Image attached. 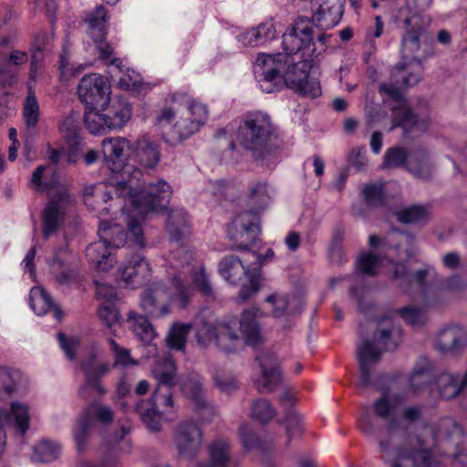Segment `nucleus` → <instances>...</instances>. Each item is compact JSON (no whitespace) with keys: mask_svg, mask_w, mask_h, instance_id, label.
Wrapping results in <instances>:
<instances>
[{"mask_svg":"<svg viewBox=\"0 0 467 467\" xmlns=\"http://www.w3.org/2000/svg\"><path fill=\"white\" fill-rule=\"evenodd\" d=\"M53 40V34L47 32H38L31 44V61L29 76L31 79H36L42 67L45 52L49 49Z\"/></svg>","mask_w":467,"mask_h":467,"instance_id":"nucleus-31","label":"nucleus"},{"mask_svg":"<svg viewBox=\"0 0 467 467\" xmlns=\"http://www.w3.org/2000/svg\"><path fill=\"white\" fill-rule=\"evenodd\" d=\"M171 101L172 105L157 117L156 125L163 140L176 145L200 130L208 119V109L184 93L172 94Z\"/></svg>","mask_w":467,"mask_h":467,"instance_id":"nucleus-10","label":"nucleus"},{"mask_svg":"<svg viewBox=\"0 0 467 467\" xmlns=\"http://www.w3.org/2000/svg\"><path fill=\"white\" fill-rule=\"evenodd\" d=\"M433 0H406L405 7L399 10L398 23L410 24L412 19L424 20L422 13L432 4Z\"/></svg>","mask_w":467,"mask_h":467,"instance_id":"nucleus-36","label":"nucleus"},{"mask_svg":"<svg viewBox=\"0 0 467 467\" xmlns=\"http://www.w3.org/2000/svg\"><path fill=\"white\" fill-rule=\"evenodd\" d=\"M275 415V410L266 400H257L252 404L251 416L261 423H266Z\"/></svg>","mask_w":467,"mask_h":467,"instance_id":"nucleus-50","label":"nucleus"},{"mask_svg":"<svg viewBox=\"0 0 467 467\" xmlns=\"http://www.w3.org/2000/svg\"><path fill=\"white\" fill-rule=\"evenodd\" d=\"M384 24L379 16H375V25L373 27L367 29L366 40L370 44L372 47H375V39L381 36L383 33Z\"/></svg>","mask_w":467,"mask_h":467,"instance_id":"nucleus-63","label":"nucleus"},{"mask_svg":"<svg viewBox=\"0 0 467 467\" xmlns=\"http://www.w3.org/2000/svg\"><path fill=\"white\" fill-rule=\"evenodd\" d=\"M29 305L37 316L45 315L53 309L55 317L57 320L62 318V311L54 305L51 296L43 287L35 286L30 290Z\"/></svg>","mask_w":467,"mask_h":467,"instance_id":"nucleus-35","label":"nucleus"},{"mask_svg":"<svg viewBox=\"0 0 467 467\" xmlns=\"http://www.w3.org/2000/svg\"><path fill=\"white\" fill-rule=\"evenodd\" d=\"M383 168L393 169L405 167L419 179H430L433 173V163L424 148H417L407 151L402 147H392L387 150L383 160Z\"/></svg>","mask_w":467,"mask_h":467,"instance_id":"nucleus-17","label":"nucleus"},{"mask_svg":"<svg viewBox=\"0 0 467 467\" xmlns=\"http://www.w3.org/2000/svg\"><path fill=\"white\" fill-rule=\"evenodd\" d=\"M239 436L244 448L251 450L259 445L258 437L254 433L248 424H242L239 427Z\"/></svg>","mask_w":467,"mask_h":467,"instance_id":"nucleus-61","label":"nucleus"},{"mask_svg":"<svg viewBox=\"0 0 467 467\" xmlns=\"http://www.w3.org/2000/svg\"><path fill=\"white\" fill-rule=\"evenodd\" d=\"M248 284L243 285L239 293V300L241 302L246 301L260 288V273L256 268L253 269V274L245 277Z\"/></svg>","mask_w":467,"mask_h":467,"instance_id":"nucleus-55","label":"nucleus"},{"mask_svg":"<svg viewBox=\"0 0 467 467\" xmlns=\"http://www.w3.org/2000/svg\"><path fill=\"white\" fill-rule=\"evenodd\" d=\"M261 368V376L255 384L261 393L274 391L282 382L279 363L275 354L265 352L256 357Z\"/></svg>","mask_w":467,"mask_h":467,"instance_id":"nucleus-26","label":"nucleus"},{"mask_svg":"<svg viewBox=\"0 0 467 467\" xmlns=\"http://www.w3.org/2000/svg\"><path fill=\"white\" fill-rule=\"evenodd\" d=\"M81 116L78 112H70L59 123V131L66 141L74 143L81 140Z\"/></svg>","mask_w":467,"mask_h":467,"instance_id":"nucleus-41","label":"nucleus"},{"mask_svg":"<svg viewBox=\"0 0 467 467\" xmlns=\"http://www.w3.org/2000/svg\"><path fill=\"white\" fill-rule=\"evenodd\" d=\"M67 250L59 248L55 252L54 258L49 263L50 272L55 280L60 285H68L77 277V270L69 262L67 257H63L62 254Z\"/></svg>","mask_w":467,"mask_h":467,"instance_id":"nucleus-33","label":"nucleus"},{"mask_svg":"<svg viewBox=\"0 0 467 467\" xmlns=\"http://www.w3.org/2000/svg\"><path fill=\"white\" fill-rule=\"evenodd\" d=\"M467 341V333L461 326H451L443 328L439 334L435 348L441 353L460 352Z\"/></svg>","mask_w":467,"mask_h":467,"instance_id":"nucleus-28","label":"nucleus"},{"mask_svg":"<svg viewBox=\"0 0 467 467\" xmlns=\"http://www.w3.org/2000/svg\"><path fill=\"white\" fill-rule=\"evenodd\" d=\"M69 202V194L63 190L46 205L42 213L43 234L46 239L54 234L64 221L67 206Z\"/></svg>","mask_w":467,"mask_h":467,"instance_id":"nucleus-25","label":"nucleus"},{"mask_svg":"<svg viewBox=\"0 0 467 467\" xmlns=\"http://www.w3.org/2000/svg\"><path fill=\"white\" fill-rule=\"evenodd\" d=\"M174 360L168 355L157 356L151 365V374L157 380L151 400L137 403L136 411L146 427L151 431H159L161 420L166 414L174 411L171 388L179 384L182 392L200 411L203 420H209L214 413V408L207 401L201 377L197 373L177 378Z\"/></svg>","mask_w":467,"mask_h":467,"instance_id":"nucleus-2","label":"nucleus"},{"mask_svg":"<svg viewBox=\"0 0 467 467\" xmlns=\"http://www.w3.org/2000/svg\"><path fill=\"white\" fill-rule=\"evenodd\" d=\"M97 109H88L84 116V123L90 133L102 135L110 130L105 113H99Z\"/></svg>","mask_w":467,"mask_h":467,"instance_id":"nucleus-44","label":"nucleus"},{"mask_svg":"<svg viewBox=\"0 0 467 467\" xmlns=\"http://www.w3.org/2000/svg\"><path fill=\"white\" fill-rule=\"evenodd\" d=\"M202 433L192 420L181 422L175 431L174 442L178 453L184 458L192 459L200 451Z\"/></svg>","mask_w":467,"mask_h":467,"instance_id":"nucleus-22","label":"nucleus"},{"mask_svg":"<svg viewBox=\"0 0 467 467\" xmlns=\"http://www.w3.org/2000/svg\"><path fill=\"white\" fill-rule=\"evenodd\" d=\"M100 204L102 203L91 200V205L88 206L93 210H101L100 216H102V213H109V207H101ZM127 225L128 232H125L119 223L100 217L98 230L99 240L90 244L86 249V256L92 267L99 271H108L112 268L116 263L113 251L126 243H130L136 249L145 247L142 227L131 219Z\"/></svg>","mask_w":467,"mask_h":467,"instance_id":"nucleus-9","label":"nucleus"},{"mask_svg":"<svg viewBox=\"0 0 467 467\" xmlns=\"http://www.w3.org/2000/svg\"><path fill=\"white\" fill-rule=\"evenodd\" d=\"M318 7L311 18L298 16L294 25L283 35V44L288 52L314 60L326 48L331 35L323 32L336 26L344 14V0H316Z\"/></svg>","mask_w":467,"mask_h":467,"instance_id":"nucleus-6","label":"nucleus"},{"mask_svg":"<svg viewBox=\"0 0 467 467\" xmlns=\"http://www.w3.org/2000/svg\"><path fill=\"white\" fill-rule=\"evenodd\" d=\"M101 150L105 166L109 171L108 182L85 188L87 205H91V200L98 203H107L113 200L114 192L122 194L127 190L123 185L142 176L140 169L127 162L130 151L132 150V144L128 139L120 136L106 138L101 141Z\"/></svg>","mask_w":467,"mask_h":467,"instance_id":"nucleus-7","label":"nucleus"},{"mask_svg":"<svg viewBox=\"0 0 467 467\" xmlns=\"http://www.w3.org/2000/svg\"><path fill=\"white\" fill-rule=\"evenodd\" d=\"M130 431V428L129 426H121L119 431H118L112 438L111 442L114 445H117L123 452H130L131 450V441L130 439L126 438Z\"/></svg>","mask_w":467,"mask_h":467,"instance_id":"nucleus-62","label":"nucleus"},{"mask_svg":"<svg viewBox=\"0 0 467 467\" xmlns=\"http://www.w3.org/2000/svg\"><path fill=\"white\" fill-rule=\"evenodd\" d=\"M128 322L135 336L145 344L150 343L155 337V330L146 317L131 311L129 313Z\"/></svg>","mask_w":467,"mask_h":467,"instance_id":"nucleus-38","label":"nucleus"},{"mask_svg":"<svg viewBox=\"0 0 467 467\" xmlns=\"http://www.w3.org/2000/svg\"><path fill=\"white\" fill-rule=\"evenodd\" d=\"M400 24L405 29L401 37V61L393 68L390 82L381 84L379 89L394 103L389 105L392 109L393 128L400 127L410 136V133L424 132L429 126L428 119L415 115L404 98V89L413 87L421 78L422 59L416 53L420 50V40L425 35L424 20L412 19L409 25Z\"/></svg>","mask_w":467,"mask_h":467,"instance_id":"nucleus-3","label":"nucleus"},{"mask_svg":"<svg viewBox=\"0 0 467 467\" xmlns=\"http://www.w3.org/2000/svg\"><path fill=\"white\" fill-rule=\"evenodd\" d=\"M274 193V189L265 182L250 184L247 202L251 209L238 214L228 226V237L235 242L231 249L249 250L255 244L260 233L256 214L270 204Z\"/></svg>","mask_w":467,"mask_h":467,"instance_id":"nucleus-13","label":"nucleus"},{"mask_svg":"<svg viewBox=\"0 0 467 467\" xmlns=\"http://www.w3.org/2000/svg\"><path fill=\"white\" fill-rule=\"evenodd\" d=\"M373 412L379 418L386 420L391 416L397 408V404L391 402V397L389 392H384L382 396L373 403Z\"/></svg>","mask_w":467,"mask_h":467,"instance_id":"nucleus-53","label":"nucleus"},{"mask_svg":"<svg viewBox=\"0 0 467 467\" xmlns=\"http://www.w3.org/2000/svg\"><path fill=\"white\" fill-rule=\"evenodd\" d=\"M258 312L256 308L245 309L239 321L235 316H227L215 323L196 322V340L203 347L215 344L224 352H233L242 339L246 345L255 347L262 340L256 320Z\"/></svg>","mask_w":467,"mask_h":467,"instance_id":"nucleus-8","label":"nucleus"},{"mask_svg":"<svg viewBox=\"0 0 467 467\" xmlns=\"http://www.w3.org/2000/svg\"><path fill=\"white\" fill-rule=\"evenodd\" d=\"M126 191L122 194L113 193L114 203L109 207L120 210L122 215L127 212V206L132 207L131 213L127 214V223L131 219L140 227V222L148 213L162 211L167 208L172 194L171 185L164 180H157L146 185L139 180H133L125 184Z\"/></svg>","mask_w":467,"mask_h":467,"instance_id":"nucleus-11","label":"nucleus"},{"mask_svg":"<svg viewBox=\"0 0 467 467\" xmlns=\"http://www.w3.org/2000/svg\"><path fill=\"white\" fill-rule=\"evenodd\" d=\"M61 451L57 441L42 440L33 448L32 461L36 462H50L57 460Z\"/></svg>","mask_w":467,"mask_h":467,"instance_id":"nucleus-40","label":"nucleus"},{"mask_svg":"<svg viewBox=\"0 0 467 467\" xmlns=\"http://www.w3.org/2000/svg\"><path fill=\"white\" fill-rule=\"evenodd\" d=\"M57 340H58L60 348L64 351L66 357L69 360L75 359L76 351L80 343L79 339L74 336L67 337L63 333H58Z\"/></svg>","mask_w":467,"mask_h":467,"instance_id":"nucleus-60","label":"nucleus"},{"mask_svg":"<svg viewBox=\"0 0 467 467\" xmlns=\"http://www.w3.org/2000/svg\"><path fill=\"white\" fill-rule=\"evenodd\" d=\"M93 420H98L101 424H109L113 420V411L109 407L100 405L98 402H91L87 407L73 429L76 448L79 453L88 447V437Z\"/></svg>","mask_w":467,"mask_h":467,"instance_id":"nucleus-19","label":"nucleus"},{"mask_svg":"<svg viewBox=\"0 0 467 467\" xmlns=\"http://www.w3.org/2000/svg\"><path fill=\"white\" fill-rule=\"evenodd\" d=\"M99 319L116 336V327L120 325V316L115 302H102L98 310Z\"/></svg>","mask_w":467,"mask_h":467,"instance_id":"nucleus-46","label":"nucleus"},{"mask_svg":"<svg viewBox=\"0 0 467 467\" xmlns=\"http://www.w3.org/2000/svg\"><path fill=\"white\" fill-rule=\"evenodd\" d=\"M108 341L114 356L113 368H124L138 365V361L131 357L130 349L119 346L112 337Z\"/></svg>","mask_w":467,"mask_h":467,"instance_id":"nucleus-47","label":"nucleus"},{"mask_svg":"<svg viewBox=\"0 0 467 467\" xmlns=\"http://www.w3.org/2000/svg\"><path fill=\"white\" fill-rule=\"evenodd\" d=\"M285 424L286 429V434L289 440L301 434V418L296 410H289L286 412Z\"/></svg>","mask_w":467,"mask_h":467,"instance_id":"nucleus-58","label":"nucleus"},{"mask_svg":"<svg viewBox=\"0 0 467 467\" xmlns=\"http://www.w3.org/2000/svg\"><path fill=\"white\" fill-rule=\"evenodd\" d=\"M122 62L119 58H114L110 61L109 66L115 67L119 73H122L119 79V86L126 90H135L141 85L140 75L133 69H127L124 73L122 68Z\"/></svg>","mask_w":467,"mask_h":467,"instance_id":"nucleus-45","label":"nucleus"},{"mask_svg":"<svg viewBox=\"0 0 467 467\" xmlns=\"http://www.w3.org/2000/svg\"><path fill=\"white\" fill-rule=\"evenodd\" d=\"M31 182L39 192H47L57 187V175L50 166L41 165L33 172Z\"/></svg>","mask_w":467,"mask_h":467,"instance_id":"nucleus-39","label":"nucleus"},{"mask_svg":"<svg viewBox=\"0 0 467 467\" xmlns=\"http://www.w3.org/2000/svg\"><path fill=\"white\" fill-rule=\"evenodd\" d=\"M362 194L366 203L368 206H387L388 198L383 185L370 184L367 185L362 190Z\"/></svg>","mask_w":467,"mask_h":467,"instance_id":"nucleus-49","label":"nucleus"},{"mask_svg":"<svg viewBox=\"0 0 467 467\" xmlns=\"http://www.w3.org/2000/svg\"><path fill=\"white\" fill-rule=\"evenodd\" d=\"M400 317L412 327H420L427 320L422 309L414 306H405L397 310Z\"/></svg>","mask_w":467,"mask_h":467,"instance_id":"nucleus-51","label":"nucleus"},{"mask_svg":"<svg viewBox=\"0 0 467 467\" xmlns=\"http://www.w3.org/2000/svg\"><path fill=\"white\" fill-rule=\"evenodd\" d=\"M412 243L413 237L411 235L395 229H392L382 239L372 234L368 238L370 247L387 253V256L379 257L372 252L363 253L357 260V268L362 274L375 275L387 261L392 265V278L400 287L409 292L410 287L415 286L417 289L422 290L426 307H440L446 303L443 292L440 289L425 290V279L431 270L430 267L410 273L404 264L393 262L395 254L401 258L400 250L403 247L407 258L413 256Z\"/></svg>","mask_w":467,"mask_h":467,"instance_id":"nucleus-4","label":"nucleus"},{"mask_svg":"<svg viewBox=\"0 0 467 467\" xmlns=\"http://www.w3.org/2000/svg\"><path fill=\"white\" fill-rule=\"evenodd\" d=\"M253 28L256 35L257 43H259L260 46L266 45L276 36V31L272 21L261 23Z\"/></svg>","mask_w":467,"mask_h":467,"instance_id":"nucleus-56","label":"nucleus"},{"mask_svg":"<svg viewBox=\"0 0 467 467\" xmlns=\"http://www.w3.org/2000/svg\"><path fill=\"white\" fill-rule=\"evenodd\" d=\"M86 22L88 25L89 35L96 44L102 59H108L112 55V47L105 41L107 31V14L102 5L96 7L87 16Z\"/></svg>","mask_w":467,"mask_h":467,"instance_id":"nucleus-27","label":"nucleus"},{"mask_svg":"<svg viewBox=\"0 0 467 467\" xmlns=\"http://www.w3.org/2000/svg\"><path fill=\"white\" fill-rule=\"evenodd\" d=\"M209 463L212 467H235L231 444L224 439H217L208 447Z\"/></svg>","mask_w":467,"mask_h":467,"instance_id":"nucleus-34","label":"nucleus"},{"mask_svg":"<svg viewBox=\"0 0 467 467\" xmlns=\"http://www.w3.org/2000/svg\"><path fill=\"white\" fill-rule=\"evenodd\" d=\"M22 375L19 370L0 366V398L2 395L11 396L19 390ZM30 406L26 402L15 400L9 408H0V456L6 443V427L24 437L30 428Z\"/></svg>","mask_w":467,"mask_h":467,"instance_id":"nucleus-15","label":"nucleus"},{"mask_svg":"<svg viewBox=\"0 0 467 467\" xmlns=\"http://www.w3.org/2000/svg\"><path fill=\"white\" fill-rule=\"evenodd\" d=\"M134 160L148 169H154L161 160L159 145L150 140L149 136L143 135L132 145Z\"/></svg>","mask_w":467,"mask_h":467,"instance_id":"nucleus-29","label":"nucleus"},{"mask_svg":"<svg viewBox=\"0 0 467 467\" xmlns=\"http://www.w3.org/2000/svg\"><path fill=\"white\" fill-rule=\"evenodd\" d=\"M236 140L263 165H275L280 158L270 116L263 111L245 113L238 125Z\"/></svg>","mask_w":467,"mask_h":467,"instance_id":"nucleus-12","label":"nucleus"},{"mask_svg":"<svg viewBox=\"0 0 467 467\" xmlns=\"http://www.w3.org/2000/svg\"><path fill=\"white\" fill-rule=\"evenodd\" d=\"M36 80L29 78L26 84L27 96L24 102V119L27 127H35L39 118V107L34 91Z\"/></svg>","mask_w":467,"mask_h":467,"instance_id":"nucleus-42","label":"nucleus"},{"mask_svg":"<svg viewBox=\"0 0 467 467\" xmlns=\"http://www.w3.org/2000/svg\"><path fill=\"white\" fill-rule=\"evenodd\" d=\"M265 301L272 306V312L275 317L284 316L289 310L288 296L285 295L272 294Z\"/></svg>","mask_w":467,"mask_h":467,"instance_id":"nucleus-57","label":"nucleus"},{"mask_svg":"<svg viewBox=\"0 0 467 467\" xmlns=\"http://www.w3.org/2000/svg\"><path fill=\"white\" fill-rule=\"evenodd\" d=\"M420 413L421 411L419 407L411 406L405 408L402 412L403 419L392 418L385 429L386 439L379 440V443L380 441L387 442L391 451H395V450H401L403 452L410 451L411 448H409L407 443L400 444L405 442L408 431L405 420L414 422L420 418Z\"/></svg>","mask_w":467,"mask_h":467,"instance_id":"nucleus-21","label":"nucleus"},{"mask_svg":"<svg viewBox=\"0 0 467 467\" xmlns=\"http://www.w3.org/2000/svg\"><path fill=\"white\" fill-rule=\"evenodd\" d=\"M283 48L284 53L258 55L253 66L257 87L263 92L274 93L285 85L303 97L315 99L320 96L319 82L308 74L313 60L288 52L285 46Z\"/></svg>","mask_w":467,"mask_h":467,"instance_id":"nucleus-5","label":"nucleus"},{"mask_svg":"<svg viewBox=\"0 0 467 467\" xmlns=\"http://www.w3.org/2000/svg\"><path fill=\"white\" fill-rule=\"evenodd\" d=\"M167 231L171 241L177 246L168 258L172 272L171 286L167 288L156 283L149 286L141 296L142 309L152 317L160 318L170 312V304L177 303L185 307L190 302L193 290L209 296L213 292L209 275L202 263L193 257V252L184 241L191 234V223L186 211L177 208L171 211L167 221Z\"/></svg>","mask_w":467,"mask_h":467,"instance_id":"nucleus-1","label":"nucleus"},{"mask_svg":"<svg viewBox=\"0 0 467 467\" xmlns=\"http://www.w3.org/2000/svg\"><path fill=\"white\" fill-rule=\"evenodd\" d=\"M462 433V427L453 419L444 418L440 421L438 430L433 433V438L438 441L442 438L461 436Z\"/></svg>","mask_w":467,"mask_h":467,"instance_id":"nucleus-52","label":"nucleus"},{"mask_svg":"<svg viewBox=\"0 0 467 467\" xmlns=\"http://www.w3.org/2000/svg\"><path fill=\"white\" fill-rule=\"evenodd\" d=\"M192 327V323H173L165 338L167 348L171 350L183 351L187 337Z\"/></svg>","mask_w":467,"mask_h":467,"instance_id":"nucleus-37","label":"nucleus"},{"mask_svg":"<svg viewBox=\"0 0 467 467\" xmlns=\"http://www.w3.org/2000/svg\"><path fill=\"white\" fill-rule=\"evenodd\" d=\"M18 69L10 65L5 57H0V85L12 87L17 81Z\"/></svg>","mask_w":467,"mask_h":467,"instance_id":"nucleus-54","label":"nucleus"},{"mask_svg":"<svg viewBox=\"0 0 467 467\" xmlns=\"http://www.w3.org/2000/svg\"><path fill=\"white\" fill-rule=\"evenodd\" d=\"M380 451L383 459L390 467H444V460H437L433 451L427 449L424 444L418 441V447L410 451L403 452L401 450L391 451L385 441L379 442Z\"/></svg>","mask_w":467,"mask_h":467,"instance_id":"nucleus-18","label":"nucleus"},{"mask_svg":"<svg viewBox=\"0 0 467 467\" xmlns=\"http://www.w3.org/2000/svg\"><path fill=\"white\" fill-rule=\"evenodd\" d=\"M78 94L87 109H103L109 101V86L99 74L84 76L78 87Z\"/></svg>","mask_w":467,"mask_h":467,"instance_id":"nucleus-20","label":"nucleus"},{"mask_svg":"<svg viewBox=\"0 0 467 467\" xmlns=\"http://www.w3.org/2000/svg\"><path fill=\"white\" fill-rule=\"evenodd\" d=\"M399 222L403 223H423L428 221L429 212L426 206L416 204L393 211Z\"/></svg>","mask_w":467,"mask_h":467,"instance_id":"nucleus-43","label":"nucleus"},{"mask_svg":"<svg viewBox=\"0 0 467 467\" xmlns=\"http://www.w3.org/2000/svg\"><path fill=\"white\" fill-rule=\"evenodd\" d=\"M97 353L91 351L89 355L81 362V368L86 376V382L80 388L79 393L84 399H88L86 394L91 391L93 394L102 395L105 390L99 383L100 377L106 375L110 369V364L103 362L96 364Z\"/></svg>","mask_w":467,"mask_h":467,"instance_id":"nucleus-24","label":"nucleus"},{"mask_svg":"<svg viewBox=\"0 0 467 467\" xmlns=\"http://www.w3.org/2000/svg\"><path fill=\"white\" fill-rule=\"evenodd\" d=\"M434 379L441 398L451 400L463 392L466 388L467 370L463 374L442 373L435 379L431 361L423 358L415 365L408 381L410 389L420 391Z\"/></svg>","mask_w":467,"mask_h":467,"instance_id":"nucleus-16","label":"nucleus"},{"mask_svg":"<svg viewBox=\"0 0 467 467\" xmlns=\"http://www.w3.org/2000/svg\"><path fill=\"white\" fill-rule=\"evenodd\" d=\"M151 275L148 261L140 254H133L119 268V275L127 287L136 288L144 284Z\"/></svg>","mask_w":467,"mask_h":467,"instance_id":"nucleus-23","label":"nucleus"},{"mask_svg":"<svg viewBox=\"0 0 467 467\" xmlns=\"http://www.w3.org/2000/svg\"><path fill=\"white\" fill-rule=\"evenodd\" d=\"M96 294L103 302H114L117 297L115 288L105 284L96 283Z\"/></svg>","mask_w":467,"mask_h":467,"instance_id":"nucleus-64","label":"nucleus"},{"mask_svg":"<svg viewBox=\"0 0 467 467\" xmlns=\"http://www.w3.org/2000/svg\"><path fill=\"white\" fill-rule=\"evenodd\" d=\"M219 273L222 277L233 285L239 284L244 277L253 274L244 263L234 255H228L222 259L219 264Z\"/></svg>","mask_w":467,"mask_h":467,"instance_id":"nucleus-32","label":"nucleus"},{"mask_svg":"<svg viewBox=\"0 0 467 467\" xmlns=\"http://www.w3.org/2000/svg\"><path fill=\"white\" fill-rule=\"evenodd\" d=\"M379 322L380 327L374 333L373 341L364 340L357 348L360 370L359 385L364 388L373 385L372 371L382 353L396 349L402 338L400 327L395 325L391 317H383Z\"/></svg>","mask_w":467,"mask_h":467,"instance_id":"nucleus-14","label":"nucleus"},{"mask_svg":"<svg viewBox=\"0 0 467 467\" xmlns=\"http://www.w3.org/2000/svg\"><path fill=\"white\" fill-rule=\"evenodd\" d=\"M71 53L69 45L65 42L62 47V52L59 57V69L61 76L65 78L78 76L84 70V65L79 64L76 66L70 61Z\"/></svg>","mask_w":467,"mask_h":467,"instance_id":"nucleus-48","label":"nucleus"},{"mask_svg":"<svg viewBox=\"0 0 467 467\" xmlns=\"http://www.w3.org/2000/svg\"><path fill=\"white\" fill-rule=\"evenodd\" d=\"M348 163L358 171H364L368 164L367 150L365 146L351 150L348 154Z\"/></svg>","mask_w":467,"mask_h":467,"instance_id":"nucleus-59","label":"nucleus"},{"mask_svg":"<svg viewBox=\"0 0 467 467\" xmlns=\"http://www.w3.org/2000/svg\"><path fill=\"white\" fill-rule=\"evenodd\" d=\"M104 111L109 130L122 128L131 119L132 109L130 104L124 99H117L99 109Z\"/></svg>","mask_w":467,"mask_h":467,"instance_id":"nucleus-30","label":"nucleus"}]
</instances>
